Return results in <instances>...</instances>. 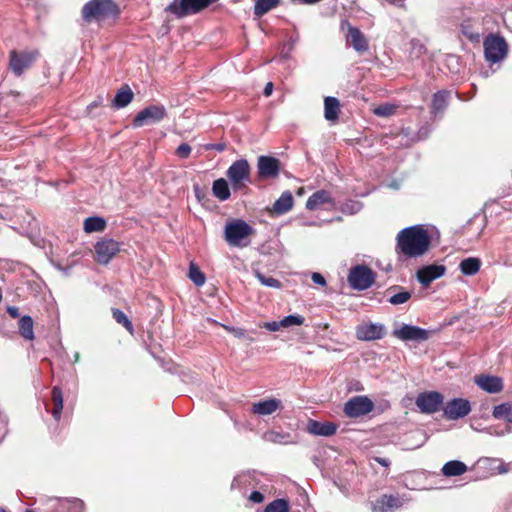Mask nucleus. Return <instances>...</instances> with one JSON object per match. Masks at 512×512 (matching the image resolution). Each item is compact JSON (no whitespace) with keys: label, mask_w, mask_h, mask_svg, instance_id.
Listing matches in <instances>:
<instances>
[{"label":"nucleus","mask_w":512,"mask_h":512,"mask_svg":"<svg viewBox=\"0 0 512 512\" xmlns=\"http://www.w3.org/2000/svg\"><path fill=\"white\" fill-rule=\"evenodd\" d=\"M396 253L399 257L418 258L423 256L430 247V237L421 225L402 229L397 235Z\"/></svg>","instance_id":"nucleus-1"},{"label":"nucleus","mask_w":512,"mask_h":512,"mask_svg":"<svg viewBox=\"0 0 512 512\" xmlns=\"http://www.w3.org/2000/svg\"><path fill=\"white\" fill-rule=\"evenodd\" d=\"M85 22L102 21L118 14L117 5L113 0H90L82 8Z\"/></svg>","instance_id":"nucleus-2"},{"label":"nucleus","mask_w":512,"mask_h":512,"mask_svg":"<svg viewBox=\"0 0 512 512\" xmlns=\"http://www.w3.org/2000/svg\"><path fill=\"white\" fill-rule=\"evenodd\" d=\"M254 233V229L241 219H233L226 223L224 238L233 247H246L249 244L248 238Z\"/></svg>","instance_id":"nucleus-3"},{"label":"nucleus","mask_w":512,"mask_h":512,"mask_svg":"<svg viewBox=\"0 0 512 512\" xmlns=\"http://www.w3.org/2000/svg\"><path fill=\"white\" fill-rule=\"evenodd\" d=\"M218 1L219 0H174L166 7L165 11L175 15L177 18H182L197 14Z\"/></svg>","instance_id":"nucleus-4"},{"label":"nucleus","mask_w":512,"mask_h":512,"mask_svg":"<svg viewBox=\"0 0 512 512\" xmlns=\"http://www.w3.org/2000/svg\"><path fill=\"white\" fill-rule=\"evenodd\" d=\"M251 167L246 159H238L226 171V176L234 191L242 190L250 182Z\"/></svg>","instance_id":"nucleus-5"},{"label":"nucleus","mask_w":512,"mask_h":512,"mask_svg":"<svg viewBox=\"0 0 512 512\" xmlns=\"http://www.w3.org/2000/svg\"><path fill=\"white\" fill-rule=\"evenodd\" d=\"M485 58L488 62L497 63L503 60L508 52L506 40L499 35L489 34L483 42Z\"/></svg>","instance_id":"nucleus-6"},{"label":"nucleus","mask_w":512,"mask_h":512,"mask_svg":"<svg viewBox=\"0 0 512 512\" xmlns=\"http://www.w3.org/2000/svg\"><path fill=\"white\" fill-rule=\"evenodd\" d=\"M375 281L374 272L365 265H356L350 269L348 282L353 289L366 290L372 286Z\"/></svg>","instance_id":"nucleus-7"},{"label":"nucleus","mask_w":512,"mask_h":512,"mask_svg":"<svg viewBox=\"0 0 512 512\" xmlns=\"http://www.w3.org/2000/svg\"><path fill=\"white\" fill-rule=\"evenodd\" d=\"M374 409L373 401L367 396H354L345 404L343 411L349 418L363 417Z\"/></svg>","instance_id":"nucleus-8"},{"label":"nucleus","mask_w":512,"mask_h":512,"mask_svg":"<svg viewBox=\"0 0 512 512\" xmlns=\"http://www.w3.org/2000/svg\"><path fill=\"white\" fill-rule=\"evenodd\" d=\"M444 397L440 392L428 391L420 393L416 398V406L421 413L433 414L440 410Z\"/></svg>","instance_id":"nucleus-9"},{"label":"nucleus","mask_w":512,"mask_h":512,"mask_svg":"<svg viewBox=\"0 0 512 512\" xmlns=\"http://www.w3.org/2000/svg\"><path fill=\"white\" fill-rule=\"evenodd\" d=\"M37 57V51L17 52L12 50L10 52L9 67L16 76H20L33 64Z\"/></svg>","instance_id":"nucleus-10"},{"label":"nucleus","mask_w":512,"mask_h":512,"mask_svg":"<svg viewBox=\"0 0 512 512\" xmlns=\"http://www.w3.org/2000/svg\"><path fill=\"white\" fill-rule=\"evenodd\" d=\"M119 250L120 246L117 241L103 238L94 245L95 259L98 263L107 265Z\"/></svg>","instance_id":"nucleus-11"},{"label":"nucleus","mask_w":512,"mask_h":512,"mask_svg":"<svg viewBox=\"0 0 512 512\" xmlns=\"http://www.w3.org/2000/svg\"><path fill=\"white\" fill-rule=\"evenodd\" d=\"M471 412V404L467 399L454 398L446 403L443 415L448 420L464 418Z\"/></svg>","instance_id":"nucleus-12"},{"label":"nucleus","mask_w":512,"mask_h":512,"mask_svg":"<svg viewBox=\"0 0 512 512\" xmlns=\"http://www.w3.org/2000/svg\"><path fill=\"white\" fill-rule=\"evenodd\" d=\"M393 336L402 341L422 342L429 338L430 332L417 326L403 324L400 328L393 331Z\"/></svg>","instance_id":"nucleus-13"},{"label":"nucleus","mask_w":512,"mask_h":512,"mask_svg":"<svg viewBox=\"0 0 512 512\" xmlns=\"http://www.w3.org/2000/svg\"><path fill=\"white\" fill-rule=\"evenodd\" d=\"M257 171L261 179L276 178L280 172V161L271 156H260L257 161Z\"/></svg>","instance_id":"nucleus-14"},{"label":"nucleus","mask_w":512,"mask_h":512,"mask_svg":"<svg viewBox=\"0 0 512 512\" xmlns=\"http://www.w3.org/2000/svg\"><path fill=\"white\" fill-rule=\"evenodd\" d=\"M384 326L377 323L362 324L356 328V337L362 341H373L383 338Z\"/></svg>","instance_id":"nucleus-15"},{"label":"nucleus","mask_w":512,"mask_h":512,"mask_svg":"<svg viewBox=\"0 0 512 512\" xmlns=\"http://www.w3.org/2000/svg\"><path fill=\"white\" fill-rule=\"evenodd\" d=\"M446 268L443 265H427L420 268L417 273L418 281L427 287L432 281L442 277L445 274Z\"/></svg>","instance_id":"nucleus-16"},{"label":"nucleus","mask_w":512,"mask_h":512,"mask_svg":"<svg viewBox=\"0 0 512 512\" xmlns=\"http://www.w3.org/2000/svg\"><path fill=\"white\" fill-rule=\"evenodd\" d=\"M372 512H393L402 506V501L394 495H382L370 503Z\"/></svg>","instance_id":"nucleus-17"},{"label":"nucleus","mask_w":512,"mask_h":512,"mask_svg":"<svg viewBox=\"0 0 512 512\" xmlns=\"http://www.w3.org/2000/svg\"><path fill=\"white\" fill-rule=\"evenodd\" d=\"M324 205L335 206V200L331 193L324 189L314 192L306 201V208L308 210H317Z\"/></svg>","instance_id":"nucleus-18"},{"label":"nucleus","mask_w":512,"mask_h":512,"mask_svg":"<svg viewBox=\"0 0 512 512\" xmlns=\"http://www.w3.org/2000/svg\"><path fill=\"white\" fill-rule=\"evenodd\" d=\"M160 120V107L149 106L141 110L133 120V127L139 128L144 125L156 123Z\"/></svg>","instance_id":"nucleus-19"},{"label":"nucleus","mask_w":512,"mask_h":512,"mask_svg":"<svg viewBox=\"0 0 512 512\" xmlns=\"http://www.w3.org/2000/svg\"><path fill=\"white\" fill-rule=\"evenodd\" d=\"M475 383L488 393H498L503 388L502 379L496 376L480 375L474 379Z\"/></svg>","instance_id":"nucleus-20"},{"label":"nucleus","mask_w":512,"mask_h":512,"mask_svg":"<svg viewBox=\"0 0 512 512\" xmlns=\"http://www.w3.org/2000/svg\"><path fill=\"white\" fill-rule=\"evenodd\" d=\"M281 407V401L275 398L261 400L252 405V413L259 416H268L273 414Z\"/></svg>","instance_id":"nucleus-21"},{"label":"nucleus","mask_w":512,"mask_h":512,"mask_svg":"<svg viewBox=\"0 0 512 512\" xmlns=\"http://www.w3.org/2000/svg\"><path fill=\"white\" fill-rule=\"evenodd\" d=\"M306 429L312 435L332 436L336 433L337 426L331 422L309 420Z\"/></svg>","instance_id":"nucleus-22"},{"label":"nucleus","mask_w":512,"mask_h":512,"mask_svg":"<svg viewBox=\"0 0 512 512\" xmlns=\"http://www.w3.org/2000/svg\"><path fill=\"white\" fill-rule=\"evenodd\" d=\"M134 98V93L129 85L124 84L120 89L116 92L114 96L111 106L114 109H122L128 106Z\"/></svg>","instance_id":"nucleus-23"},{"label":"nucleus","mask_w":512,"mask_h":512,"mask_svg":"<svg viewBox=\"0 0 512 512\" xmlns=\"http://www.w3.org/2000/svg\"><path fill=\"white\" fill-rule=\"evenodd\" d=\"M347 41L357 52H365L368 50V42L363 33L356 27L348 28Z\"/></svg>","instance_id":"nucleus-24"},{"label":"nucleus","mask_w":512,"mask_h":512,"mask_svg":"<svg viewBox=\"0 0 512 512\" xmlns=\"http://www.w3.org/2000/svg\"><path fill=\"white\" fill-rule=\"evenodd\" d=\"M294 204V199L290 191H284L281 196L274 202L271 211L276 215L288 213Z\"/></svg>","instance_id":"nucleus-25"},{"label":"nucleus","mask_w":512,"mask_h":512,"mask_svg":"<svg viewBox=\"0 0 512 512\" xmlns=\"http://www.w3.org/2000/svg\"><path fill=\"white\" fill-rule=\"evenodd\" d=\"M35 503L40 507H45L49 512H64V507H66L64 498L40 496Z\"/></svg>","instance_id":"nucleus-26"},{"label":"nucleus","mask_w":512,"mask_h":512,"mask_svg":"<svg viewBox=\"0 0 512 512\" xmlns=\"http://www.w3.org/2000/svg\"><path fill=\"white\" fill-rule=\"evenodd\" d=\"M51 400L53 403L51 415L55 421H59L61 419L62 410H63V393L59 386H54L52 388Z\"/></svg>","instance_id":"nucleus-27"},{"label":"nucleus","mask_w":512,"mask_h":512,"mask_svg":"<svg viewBox=\"0 0 512 512\" xmlns=\"http://www.w3.org/2000/svg\"><path fill=\"white\" fill-rule=\"evenodd\" d=\"M467 466L465 463L459 460H451L446 462L441 471L442 474L446 477L460 476L467 471Z\"/></svg>","instance_id":"nucleus-28"},{"label":"nucleus","mask_w":512,"mask_h":512,"mask_svg":"<svg viewBox=\"0 0 512 512\" xmlns=\"http://www.w3.org/2000/svg\"><path fill=\"white\" fill-rule=\"evenodd\" d=\"M340 103L337 98L328 96L324 99V117L328 121H335L338 118Z\"/></svg>","instance_id":"nucleus-29"},{"label":"nucleus","mask_w":512,"mask_h":512,"mask_svg":"<svg viewBox=\"0 0 512 512\" xmlns=\"http://www.w3.org/2000/svg\"><path fill=\"white\" fill-rule=\"evenodd\" d=\"M212 193L220 201L228 200L231 192L227 180L224 178L215 180L212 185Z\"/></svg>","instance_id":"nucleus-30"},{"label":"nucleus","mask_w":512,"mask_h":512,"mask_svg":"<svg viewBox=\"0 0 512 512\" xmlns=\"http://www.w3.org/2000/svg\"><path fill=\"white\" fill-rule=\"evenodd\" d=\"M481 267V260L478 257H468L463 259L459 264V269L463 275H475Z\"/></svg>","instance_id":"nucleus-31"},{"label":"nucleus","mask_w":512,"mask_h":512,"mask_svg":"<svg viewBox=\"0 0 512 512\" xmlns=\"http://www.w3.org/2000/svg\"><path fill=\"white\" fill-rule=\"evenodd\" d=\"M106 225V220L103 217L91 216L84 220L83 229L86 233L102 232Z\"/></svg>","instance_id":"nucleus-32"},{"label":"nucleus","mask_w":512,"mask_h":512,"mask_svg":"<svg viewBox=\"0 0 512 512\" xmlns=\"http://www.w3.org/2000/svg\"><path fill=\"white\" fill-rule=\"evenodd\" d=\"M450 93L448 91L442 90L438 91L433 95L432 98V112L437 115L445 110L448 105Z\"/></svg>","instance_id":"nucleus-33"},{"label":"nucleus","mask_w":512,"mask_h":512,"mask_svg":"<svg viewBox=\"0 0 512 512\" xmlns=\"http://www.w3.org/2000/svg\"><path fill=\"white\" fill-rule=\"evenodd\" d=\"M281 0H256L253 8L255 17L260 18L280 4Z\"/></svg>","instance_id":"nucleus-34"},{"label":"nucleus","mask_w":512,"mask_h":512,"mask_svg":"<svg viewBox=\"0 0 512 512\" xmlns=\"http://www.w3.org/2000/svg\"><path fill=\"white\" fill-rule=\"evenodd\" d=\"M399 290L398 292L392 294L388 298V302L392 305H400L406 303L412 296V293L410 291L403 290L399 286H393L390 287L387 292L390 294L393 291Z\"/></svg>","instance_id":"nucleus-35"},{"label":"nucleus","mask_w":512,"mask_h":512,"mask_svg":"<svg viewBox=\"0 0 512 512\" xmlns=\"http://www.w3.org/2000/svg\"><path fill=\"white\" fill-rule=\"evenodd\" d=\"M19 332L24 339H34L33 319L30 316L24 315L20 318Z\"/></svg>","instance_id":"nucleus-36"},{"label":"nucleus","mask_w":512,"mask_h":512,"mask_svg":"<svg viewBox=\"0 0 512 512\" xmlns=\"http://www.w3.org/2000/svg\"><path fill=\"white\" fill-rule=\"evenodd\" d=\"M492 415L496 419L505 420L508 423H512V404L502 403L493 408Z\"/></svg>","instance_id":"nucleus-37"},{"label":"nucleus","mask_w":512,"mask_h":512,"mask_svg":"<svg viewBox=\"0 0 512 512\" xmlns=\"http://www.w3.org/2000/svg\"><path fill=\"white\" fill-rule=\"evenodd\" d=\"M112 316L114 320L118 324L122 325L129 333H133V324L122 310L118 308H112Z\"/></svg>","instance_id":"nucleus-38"},{"label":"nucleus","mask_w":512,"mask_h":512,"mask_svg":"<svg viewBox=\"0 0 512 512\" xmlns=\"http://www.w3.org/2000/svg\"><path fill=\"white\" fill-rule=\"evenodd\" d=\"M64 502H66V507H64V512H84L85 511V503L83 500L79 498H64Z\"/></svg>","instance_id":"nucleus-39"},{"label":"nucleus","mask_w":512,"mask_h":512,"mask_svg":"<svg viewBox=\"0 0 512 512\" xmlns=\"http://www.w3.org/2000/svg\"><path fill=\"white\" fill-rule=\"evenodd\" d=\"M188 277L196 286H202L206 280L205 275L193 263L190 264Z\"/></svg>","instance_id":"nucleus-40"},{"label":"nucleus","mask_w":512,"mask_h":512,"mask_svg":"<svg viewBox=\"0 0 512 512\" xmlns=\"http://www.w3.org/2000/svg\"><path fill=\"white\" fill-rule=\"evenodd\" d=\"M265 512H289V503L285 499H276L269 503Z\"/></svg>","instance_id":"nucleus-41"},{"label":"nucleus","mask_w":512,"mask_h":512,"mask_svg":"<svg viewBox=\"0 0 512 512\" xmlns=\"http://www.w3.org/2000/svg\"><path fill=\"white\" fill-rule=\"evenodd\" d=\"M304 321H305V318L301 315H298V314L288 315L280 320V325H282L283 328H288L291 326L303 325Z\"/></svg>","instance_id":"nucleus-42"},{"label":"nucleus","mask_w":512,"mask_h":512,"mask_svg":"<svg viewBox=\"0 0 512 512\" xmlns=\"http://www.w3.org/2000/svg\"><path fill=\"white\" fill-rule=\"evenodd\" d=\"M226 331L232 333L236 338L239 339H247L249 341H254L255 338L251 336L249 333L246 332L243 328L234 327V326H228V325H221Z\"/></svg>","instance_id":"nucleus-43"},{"label":"nucleus","mask_w":512,"mask_h":512,"mask_svg":"<svg viewBox=\"0 0 512 512\" xmlns=\"http://www.w3.org/2000/svg\"><path fill=\"white\" fill-rule=\"evenodd\" d=\"M256 278L263 284L264 286L271 287V288H281V283L277 279L265 276L260 271H255Z\"/></svg>","instance_id":"nucleus-44"},{"label":"nucleus","mask_w":512,"mask_h":512,"mask_svg":"<svg viewBox=\"0 0 512 512\" xmlns=\"http://www.w3.org/2000/svg\"><path fill=\"white\" fill-rule=\"evenodd\" d=\"M397 106L389 103L379 105L374 109V114L380 117H388L395 113Z\"/></svg>","instance_id":"nucleus-45"},{"label":"nucleus","mask_w":512,"mask_h":512,"mask_svg":"<svg viewBox=\"0 0 512 512\" xmlns=\"http://www.w3.org/2000/svg\"><path fill=\"white\" fill-rule=\"evenodd\" d=\"M361 210V204L357 201H350L342 207V212L347 214H356Z\"/></svg>","instance_id":"nucleus-46"},{"label":"nucleus","mask_w":512,"mask_h":512,"mask_svg":"<svg viewBox=\"0 0 512 512\" xmlns=\"http://www.w3.org/2000/svg\"><path fill=\"white\" fill-rule=\"evenodd\" d=\"M191 153V146L187 143H182L180 144L177 149L175 150V154L181 158V159H186L189 157Z\"/></svg>","instance_id":"nucleus-47"},{"label":"nucleus","mask_w":512,"mask_h":512,"mask_svg":"<svg viewBox=\"0 0 512 512\" xmlns=\"http://www.w3.org/2000/svg\"><path fill=\"white\" fill-rule=\"evenodd\" d=\"M482 431L487 433V434H489V435L501 437V436H504L507 433H510L511 432V428L509 426H507L505 429L499 430L496 427H492L491 426V427L485 428Z\"/></svg>","instance_id":"nucleus-48"},{"label":"nucleus","mask_w":512,"mask_h":512,"mask_svg":"<svg viewBox=\"0 0 512 512\" xmlns=\"http://www.w3.org/2000/svg\"><path fill=\"white\" fill-rule=\"evenodd\" d=\"M461 31L470 40H478L479 39V33L476 31H473L467 24L463 23L461 25Z\"/></svg>","instance_id":"nucleus-49"},{"label":"nucleus","mask_w":512,"mask_h":512,"mask_svg":"<svg viewBox=\"0 0 512 512\" xmlns=\"http://www.w3.org/2000/svg\"><path fill=\"white\" fill-rule=\"evenodd\" d=\"M7 420L5 415L0 411V441L7 434Z\"/></svg>","instance_id":"nucleus-50"},{"label":"nucleus","mask_w":512,"mask_h":512,"mask_svg":"<svg viewBox=\"0 0 512 512\" xmlns=\"http://www.w3.org/2000/svg\"><path fill=\"white\" fill-rule=\"evenodd\" d=\"M263 327L271 332H275L283 328V326L280 325V321L266 322L264 323Z\"/></svg>","instance_id":"nucleus-51"},{"label":"nucleus","mask_w":512,"mask_h":512,"mask_svg":"<svg viewBox=\"0 0 512 512\" xmlns=\"http://www.w3.org/2000/svg\"><path fill=\"white\" fill-rule=\"evenodd\" d=\"M311 279L317 285H320V286H325L326 285L325 278L320 273H318V272H313L312 275H311Z\"/></svg>","instance_id":"nucleus-52"},{"label":"nucleus","mask_w":512,"mask_h":512,"mask_svg":"<svg viewBox=\"0 0 512 512\" xmlns=\"http://www.w3.org/2000/svg\"><path fill=\"white\" fill-rule=\"evenodd\" d=\"M249 499L254 503H261L264 500V496L259 491H253L250 494Z\"/></svg>","instance_id":"nucleus-53"},{"label":"nucleus","mask_w":512,"mask_h":512,"mask_svg":"<svg viewBox=\"0 0 512 512\" xmlns=\"http://www.w3.org/2000/svg\"><path fill=\"white\" fill-rule=\"evenodd\" d=\"M7 313H8L12 318H18V317L20 316L19 309H18V307H16V306H8V307H7Z\"/></svg>","instance_id":"nucleus-54"},{"label":"nucleus","mask_w":512,"mask_h":512,"mask_svg":"<svg viewBox=\"0 0 512 512\" xmlns=\"http://www.w3.org/2000/svg\"><path fill=\"white\" fill-rule=\"evenodd\" d=\"M290 1L294 4L313 5V4L321 2L322 0H290Z\"/></svg>","instance_id":"nucleus-55"},{"label":"nucleus","mask_w":512,"mask_h":512,"mask_svg":"<svg viewBox=\"0 0 512 512\" xmlns=\"http://www.w3.org/2000/svg\"><path fill=\"white\" fill-rule=\"evenodd\" d=\"M206 149H215L219 152L223 151L225 149L224 144H210L206 146Z\"/></svg>","instance_id":"nucleus-56"},{"label":"nucleus","mask_w":512,"mask_h":512,"mask_svg":"<svg viewBox=\"0 0 512 512\" xmlns=\"http://www.w3.org/2000/svg\"><path fill=\"white\" fill-rule=\"evenodd\" d=\"M273 92V83L272 82H268L264 88V95L265 96H270Z\"/></svg>","instance_id":"nucleus-57"},{"label":"nucleus","mask_w":512,"mask_h":512,"mask_svg":"<svg viewBox=\"0 0 512 512\" xmlns=\"http://www.w3.org/2000/svg\"><path fill=\"white\" fill-rule=\"evenodd\" d=\"M25 512H49V510L38 505L36 508H27Z\"/></svg>","instance_id":"nucleus-58"},{"label":"nucleus","mask_w":512,"mask_h":512,"mask_svg":"<svg viewBox=\"0 0 512 512\" xmlns=\"http://www.w3.org/2000/svg\"><path fill=\"white\" fill-rule=\"evenodd\" d=\"M73 358H74V362H78L79 358H80L79 352H75Z\"/></svg>","instance_id":"nucleus-59"},{"label":"nucleus","mask_w":512,"mask_h":512,"mask_svg":"<svg viewBox=\"0 0 512 512\" xmlns=\"http://www.w3.org/2000/svg\"><path fill=\"white\" fill-rule=\"evenodd\" d=\"M378 462L385 466L388 464L386 459H378Z\"/></svg>","instance_id":"nucleus-60"},{"label":"nucleus","mask_w":512,"mask_h":512,"mask_svg":"<svg viewBox=\"0 0 512 512\" xmlns=\"http://www.w3.org/2000/svg\"><path fill=\"white\" fill-rule=\"evenodd\" d=\"M0 512H6V510L0 507Z\"/></svg>","instance_id":"nucleus-61"},{"label":"nucleus","mask_w":512,"mask_h":512,"mask_svg":"<svg viewBox=\"0 0 512 512\" xmlns=\"http://www.w3.org/2000/svg\"><path fill=\"white\" fill-rule=\"evenodd\" d=\"M96 106V103H92L89 107H94Z\"/></svg>","instance_id":"nucleus-62"}]
</instances>
